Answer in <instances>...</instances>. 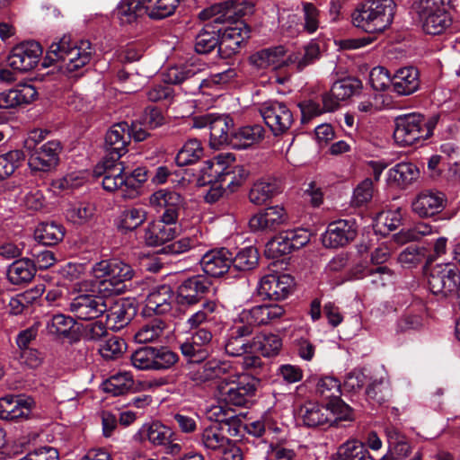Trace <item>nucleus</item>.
I'll return each mask as SVG.
<instances>
[{"label":"nucleus","instance_id":"obj_37","mask_svg":"<svg viewBox=\"0 0 460 460\" xmlns=\"http://www.w3.org/2000/svg\"><path fill=\"white\" fill-rule=\"evenodd\" d=\"M115 268L112 260H103L96 263L93 269L94 277L100 279V291H106L109 296L107 302L112 303L113 294L115 292L114 277L111 276Z\"/></svg>","mask_w":460,"mask_h":460},{"label":"nucleus","instance_id":"obj_39","mask_svg":"<svg viewBox=\"0 0 460 460\" xmlns=\"http://www.w3.org/2000/svg\"><path fill=\"white\" fill-rule=\"evenodd\" d=\"M146 137L147 133L141 128H137V126L129 125L127 121L117 122V145L121 144V146H117V156L121 157L127 153L125 147L131 137L139 142L145 140Z\"/></svg>","mask_w":460,"mask_h":460},{"label":"nucleus","instance_id":"obj_7","mask_svg":"<svg viewBox=\"0 0 460 460\" xmlns=\"http://www.w3.org/2000/svg\"><path fill=\"white\" fill-rule=\"evenodd\" d=\"M119 158L117 157V179H120L119 185H117V196L125 200L134 199L139 196L142 184L147 180V171L145 167H136L134 163Z\"/></svg>","mask_w":460,"mask_h":460},{"label":"nucleus","instance_id":"obj_41","mask_svg":"<svg viewBox=\"0 0 460 460\" xmlns=\"http://www.w3.org/2000/svg\"><path fill=\"white\" fill-rule=\"evenodd\" d=\"M139 433L154 446L168 444L169 439L173 436L172 429L159 421L143 425Z\"/></svg>","mask_w":460,"mask_h":460},{"label":"nucleus","instance_id":"obj_46","mask_svg":"<svg viewBox=\"0 0 460 460\" xmlns=\"http://www.w3.org/2000/svg\"><path fill=\"white\" fill-rule=\"evenodd\" d=\"M204 154L201 142L196 138L187 140L176 155L175 162L179 166L197 163Z\"/></svg>","mask_w":460,"mask_h":460},{"label":"nucleus","instance_id":"obj_15","mask_svg":"<svg viewBox=\"0 0 460 460\" xmlns=\"http://www.w3.org/2000/svg\"><path fill=\"white\" fill-rule=\"evenodd\" d=\"M211 285V281L203 275L188 278L177 288V304L179 305L198 304L208 293Z\"/></svg>","mask_w":460,"mask_h":460},{"label":"nucleus","instance_id":"obj_42","mask_svg":"<svg viewBox=\"0 0 460 460\" xmlns=\"http://www.w3.org/2000/svg\"><path fill=\"white\" fill-rule=\"evenodd\" d=\"M315 393L323 400L330 401L327 406H334L341 402V383L332 376L322 377L316 384Z\"/></svg>","mask_w":460,"mask_h":460},{"label":"nucleus","instance_id":"obj_62","mask_svg":"<svg viewBox=\"0 0 460 460\" xmlns=\"http://www.w3.org/2000/svg\"><path fill=\"white\" fill-rule=\"evenodd\" d=\"M22 158V152L10 151L0 155V181H4L13 173Z\"/></svg>","mask_w":460,"mask_h":460},{"label":"nucleus","instance_id":"obj_16","mask_svg":"<svg viewBox=\"0 0 460 460\" xmlns=\"http://www.w3.org/2000/svg\"><path fill=\"white\" fill-rule=\"evenodd\" d=\"M294 279L288 274H269L262 277L258 286V294L270 300H283L288 296Z\"/></svg>","mask_w":460,"mask_h":460},{"label":"nucleus","instance_id":"obj_40","mask_svg":"<svg viewBox=\"0 0 460 460\" xmlns=\"http://www.w3.org/2000/svg\"><path fill=\"white\" fill-rule=\"evenodd\" d=\"M226 161L227 164L224 166L219 183L222 184L226 190L234 192L244 182L248 176V172L242 165L232 166L231 164L234 161Z\"/></svg>","mask_w":460,"mask_h":460},{"label":"nucleus","instance_id":"obj_43","mask_svg":"<svg viewBox=\"0 0 460 460\" xmlns=\"http://www.w3.org/2000/svg\"><path fill=\"white\" fill-rule=\"evenodd\" d=\"M64 236V227L56 222L40 223L35 231L36 239L46 246L58 243L63 240Z\"/></svg>","mask_w":460,"mask_h":460},{"label":"nucleus","instance_id":"obj_30","mask_svg":"<svg viewBox=\"0 0 460 460\" xmlns=\"http://www.w3.org/2000/svg\"><path fill=\"white\" fill-rule=\"evenodd\" d=\"M286 60V51L282 46L264 49L257 51L250 57V62L261 69L268 67L278 69L283 66H288Z\"/></svg>","mask_w":460,"mask_h":460},{"label":"nucleus","instance_id":"obj_18","mask_svg":"<svg viewBox=\"0 0 460 460\" xmlns=\"http://www.w3.org/2000/svg\"><path fill=\"white\" fill-rule=\"evenodd\" d=\"M219 391L227 404L243 406L254 395L256 387L248 376H242L237 381L220 385Z\"/></svg>","mask_w":460,"mask_h":460},{"label":"nucleus","instance_id":"obj_24","mask_svg":"<svg viewBox=\"0 0 460 460\" xmlns=\"http://www.w3.org/2000/svg\"><path fill=\"white\" fill-rule=\"evenodd\" d=\"M60 150L61 146L58 141H48L39 148L32 150L29 158V165L32 170L48 172L58 164Z\"/></svg>","mask_w":460,"mask_h":460},{"label":"nucleus","instance_id":"obj_49","mask_svg":"<svg viewBox=\"0 0 460 460\" xmlns=\"http://www.w3.org/2000/svg\"><path fill=\"white\" fill-rule=\"evenodd\" d=\"M137 312V304L133 297L117 298V331L127 326Z\"/></svg>","mask_w":460,"mask_h":460},{"label":"nucleus","instance_id":"obj_22","mask_svg":"<svg viewBox=\"0 0 460 460\" xmlns=\"http://www.w3.org/2000/svg\"><path fill=\"white\" fill-rule=\"evenodd\" d=\"M233 262V254L226 248L208 251L200 259L203 271L214 278L226 274Z\"/></svg>","mask_w":460,"mask_h":460},{"label":"nucleus","instance_id":"obj_19","mask_svg":"<svg viewBox=\"0 0 460 460\" xmlns=\"http://www.w3.org/2000/svg\"><path fill=\"white\" fill-rule=\"evenodd\" d=\"M296 419L307 428L332 425L336 420L329 406L314 402H305L296 411Z\"/></svg>","mask_w":460,"mask_h":460},{"label":"nucleus","instance_id":"obj_60","mask_svg":"<svg viewBox=\"0 0 460 460\" xmlns=\"http://www.w3.org/2000/svg\"><path fill=\"white\" fill-rule=\"evenodd\" d=\"M180 349L181 354L190 362H202L209 355L208 348L201 347L198 342H196V341H193L191 338L181 343Z\"/></svg>","mask_w":460,"mask_h":460},{"label":"nucleus","instance_id":"obj_57","mask_svg":"<svg viewBox=\"0 0 460 460\" xmlns=\"http://www.w3.org/2000/svg\"><path fill=\"white\" fill-rule=\"evenodd\" d=\"M197 71L192 66H172L163 74L164 83L171 84H180L187 80L193 79Z\"/></svg>","mask_w":460,"mask_h":460},{"label":"nucleus","instance_id":"obj_26","mask_svg":"<svg viewBox=\"0 0 460 460\" xmlns=\"http://www.w3.org/2000/svg\"><path fill=\"white\" fill-rule=\"evenodd\" d=\"M357 231L354 223L348 220H339L329 224L323 237L326 247L338 248L348 244L355 239Z\"/></svg>","mask_w":460,"mask_h":460},{"label":"nucleus","instance_id":"obj_55","mask_svg":"<svg viewBox=\"0 0 460 460\" xmlns=\"http://www.w3.org/2000/svg\"><path fill=\"white\" fill-rule=\"evenodd\" d=\"M303 28L308 34L314 33L320 26V10L311 2H302Z\"/></svg>","mask_w":460,"mask_h":460},{"label":"nucleus","instance_id":"obj_35","mask_svg":"<svg viewBox=\"0 0 460 460\" xmlns=\"http://www.w3.org/2000/svg\"><path fill=\"white\" fill-rule=\"evenodd\" d=\"M176 300L171 288L167 285L161 286L157 290L149 294L146 306L156 314H164L172 310V303Z\"/></svg>","mask_w":460,"mask_h":460},{"label":"nucleus","instance_id":"obj_59","mask_svg":"<svg viewBox=\"0 0 460 460\" xmlns=\"http://www.w3.org/2000/svg\"><path fill=\"white\" fill-rule=\"evenodd\" d=\"M35 405L34 400L31 396L16 395L13 397L12 403V420H19L28 419Z\"/></svg>","mask_w":460,"mask_h":460},{"label":"nucleus","instance_id":"obj_12","mask_svg":"<svg viewBox=\"0 0 460 460\" xmlns=\"http://www.w3.org/2000/svg\"><path fill=\"white\" fill-rule=\"evenodd\" d=\"M285 314L283 306L278 304H263L242 310L237 317V323H247L256 326L273 323Z\"/></svg>","mask_w":460,"mask_h":460},{"label":"nucleus","instance_id":"obj_3","mask_svg":"<svg viewBox=\"0 0 460 460\" xmlns=\"http://www.w3.org/2000/svg\"><path fill=\"white\" fill-rule=\"evenodd\" d=\"M92 53L89 40L72 42L70 36L64 35L50 44L46 59L50 63L60 62V70L69 75L84 67L90 62Z\"/></svg>","mask_w":460,"mask_h":460},{"label":"nucleus","instance_id":"obj_50","mask_svg":"<svg viewBox=\"0 0 460 460\" xmlns=\"http://www.w3.org/2000/svg\"><path fill=\"white\" fill-rule=\"evenodd\" d=\"M146 219V211L143 208H129L119 215L118 227L119 229L133 231L141 226Z\"/></svg>","mask_w":460,"mask_h":460},{"label":"nucleus","instance_id":"obj_31","mask_svg":"<svg viewBox=\"0 0 460 460\" xmlns=\"http://www.w3.org/2000/svg\"><path fill=\"white\" fill-rule=\"evenodd\" d=\"M281 192L282 187L279 181L260 179L252 184L248 198L251 203L261 206Z\"/></svg>","mask_w":460,"mask_h":460},{"label":"nucleus","instance_id":"obj_61","mask_svg":"<svg viewBox=\"0 0 460 460\" xmlns=\"http://www.w3.org/2000/svg\"><path fill=\"white\" fill-rule=\"evenodd\" d=\"M154 347L140 348L130 355V361L134 367L140 370H154Z\"/></svg>","mask_w":460,"mask_h":460},{"label":"nucleus","instance_id":"obj_27","mask_svg":"<svg viewBox=\"0 0 460 460\" xmlns=\"http://www.w3.org/2000/svg\"><path fill=\"white\" fill-rule=\"evenodd\" d=\"M420 85V73L414 66L402 67L392 76V91L401 96L414 93Z\"/></svg>","mask_w":460,"mask_h":460},{"label":"nucleus","instance_id":"obj_64","mask_svg":"<svg viewBox=\"0 0 460 460\" xmlns=\"http://www.w3.org/2000/svg\"><path fill=\"white\" fill-rule=\"evenodd\" d=\"M373 181L370 178L363 180L354 189L351 204L361 207L368 203L373 198Z\"/></svg>","mask_w":460,"mask_h":460},{"label":"nucleus","instance_id":"obj_11","mask_svg":"<svg viewBox=\"0 0 460 460\" xmlns=\"http://www.w3.org/2000/svg\"><path fill=\"white\" fill-rule=\"evenodd\" d=\"M41 54L42 49L38 42H22L12 49L8 56V65L13 70L28 72L38 65Z\"/></svg>","mask_w":460,"mask_h":460},{"label":"nucleus","instance_id":"obj_5","mask_svg":"<svg viewBox=\"0 0 460 460\" xmlns=\"http://www.w3.org/2000/svg\"><path fill=\"white\" fill-rule=\"evenodd\" d=\"M394 122V138L401 146L414 145L432 135L433 127L420 113L412 112L398 116Z\"/></svg>","mask_w":460,"mask_h":460},{"label":"nucleus","instance_id":"obj_45","mask_svg":"<svg viewBox=\"0 0 460 460\" xmlns=\"http://www.w3.org/2000/svg\"><path fill=\"white\" fill-rule=\"evenodd\" d=\"M320 58V48L317 43H310L303 52H293L287 57L288 66H293L302 71L307 66L314 63Z\"/></svg>","mask_w":460,"mask_h":460},{"label":"nucleus","instance_id":"obj_54","mask_svg":"<svg viewBox=\"0 0 460 460\" xmlns=\"http://www.w3.org/2000/svg\"><path fill=\"white\" fill-rule=\"evenodd\" d=\"M74 324L75 322L72 317L58 314L52 315V317L47 321L46 329L51 335L67 336L74 327Z\"/></svg>","mask_w":460,"mask_h":460},{"label":"nucleus","instance_id":"obj_47","mask_svg":"<svg viewBox=\"0 0 460 460\" xmlns=\"http://www.w3.org/2000/svg\"><path fill=\"white\" fill-rule=\"evenodd\" d=\"M281 347L282 341L277 334L261 332L252 339V350H259L264 357L279 354Z\"/></svg>","mask_w":460,"mask_h":460},{"label":"nucleus","instance_id":"obj_8","mask_svg":"<svg viewBox=\"0 0 460 460\" xmlns=\"http://www.w3.org/2000/svg\"><path fill=\"white\" fill-rule=\"evenodd\" d=\"M193 126L198 128H209V146L213 149H219L226 145H231L230 130L234 127V120L228 115L205 114L195 117Z\"/></svg>","mask_w":460,"mask_h":460},{"label":"nucleus","instance_id":"obj_1","mask_svg":"<svg viewBox=\"0 0 460 460\" xmlns=\"http://www.w3.org/2000/svg\"><path fill=\"white\" fill-rule=\"evenodd\" d=\"M242 5H243V8L233 10L232 7H229V3L225 2L224 4H214L199 13V17L201 20H211V22L206 24L195 38L194 49L197 53L208 54L216 47L219 49L218 29L216 31L212 23H226L237 12H243V14L252 13L254 5L252 2L245 0L242 3Z\"/></svg>","mask_w":460,"mask_h":460},{"label":"nucleus","instance_id":"obj_14","mask_svg":"<svg viewBox=\"0 0 460 460\" xmlns=\"http://www.w3.org/2000/svg\"><path fill=\"white\" fill-rule=\"evenodd\" d=\"M149 203L157 212L164 209L160 217L169 221L174 220L178 222L180 211L184 205V199L174 190L160 189L149 197Z\"/></svg>","mask_w":460,"mask_h":460},{"label":"nucleus","instance_id":"obj_4","mask_svg":"<svg viewBox=\"0 0 460 460\" xmlns=\"http://www.w3.org/2000/svg\"><path fill=\"white\" fill-rule=\"evenodd\" d=\"M181 0H121L117 6V18L121 26L132 27L139 15L146 14L162 20L174 13Z\"/></svg>","mask_w":460,"mask_h":460},{"label":"nucleus","instance_id":"obj_20","mask_svg":"<svg viewBox=\"0 0 460 460\" xmlns=\"http://www.w3.org/2000/svg\"><path fill=\"white\" fill-rule=\"evenodd\" d=\"M114 139L115 130H113V126H111L105 136L104 147L107 155L97 164L93 170L95 177H102V185L109 192L115 191V176L113 175V169L115 167V159L113 157L115 151L113 146Z\"/></svg>","mask_w":460,"mask_h":460},{"label":"nucleus","instance_id":"obj_13","mask_svg":"<svg viewBox=\"0 0 460 460\" xmlns=\"http://www.w3.org/2000/svg\"><path fill=\"white\" fill-rule=\"evenodd\" d=\"M446 195L436 190H424L411 201V210L421 218L434 217L442 212L447 206Z\"/></svg>","mask_w":460,"mask_h":460},{"label":"nucleus","instance_id":"obj_56","mask_svg":"<svg viewBox=\"0 0 460 460\" xmlns=\"http://www.w3.org/2000/svg\"><path fill=\"white\" fill-rule=\"evenodd\" d=\"M366 394L369 399L379 404L385 402L390 394L388 381L384 376L372 378Z\"/></svg>","mask_w":460,"mask_h":460},{"label":"nucleus","instance_id":"obj_17","mask_svg":"<svg viewBox=\"0 0 460 460\" xmlns=\"http://www.w3.org/2000/svg\"><path fill=\"white\" fill-rule=\"evenodd\" d=\"M177 221L166 220L163 217L149 222L144 228L143 239L146 245L156 247L173 240L178 234Z\"/></svg>","mask_w":460,"mask_h":460},{"label":"nucleus","instance_id":"obj_48","mask_svg":"<svg viewBox=\"0 0 460 460\" xmlns=\"http://www.w3.org/2000/svg\"><path fill=\"white\" fill-rule=\"evenodd\" d=\"M218 313V305L215 300H204L199 308L191 314L187 319V324L190 329L215 321Z\"/></svg>","mask_w":460,"mask_h":460},{"label":"nucleus","instance_id":"obj_51","mask_svg":"<svg viewBox=\"0 0 460 460\" xmlns=\"http://www.w3.org/2000/svg\"><path fill=\"white\" fill-rule=\"evenodd\" d=\"M449 0H414L411 8L418 21L447 8Z\"/></svg>","mask_w":460,"mask_h":460},{"label":"nucleus","instance_id":"obj_33","mask_svg":"<svg viewBox=\"0 0 460 460\" xmlns=\"http://www.w3.org/2000/svg\"><path fill=\"white\" fill-rule=\"evenodd\" d=\"M226 160L234 161L235 159L232 154H226L218 155L214 160L206 161L200 169V175L198 179L199 185L219 183L224 166L227 164Z\"/></svg>","mask_w":460,"mask_h":460},{"label":"nucleus","instance_id":"obj_34","mask_svg":"<svg viewBox=\"0 0 460 460\" xmlns=\"http://www.w3.org/2000/svg\"><path fill=\"white\" fill-rule=\"evenodd\" d=\"M265 134L261 125L254 124L238 128L231 136V146L235 149H245L259 143Z\"/></svg>","mask_w":460,"mask_h":460},{"label":"nucleus","instance_id":"obj_10","mask_svg":"<svg viewBox=\"0 0 460 460\" xmlns=\"http://www.w3.org/2000/svg\"><path fill=\"white\" fill-rule=\"evenodd\" d=\"M219 49L222 58H231L237 53L250 37V29L243 22H234L232 25L218 29Z\"/></svg>","mask_w":460,"mask_h":460},{"label":"nucleus","instance_id":"obj_52","mask_svg":"<svg viewBox=\"0 0 460 460\" xmlns=\"http://www.w3.org/2000/svg\"><path fill=\"white\" fill-rule=\"evenodd\" d=\"M362 86L361 81L347 77L336 81L332 86V94L338 100L344 101L354 95Z\"/></svg>","mask_w":460,"mask_h":460},{"label":"nucleus","instance_id":"obj_29","mask_svg":"<svg viewBox=\"0 0 460 460\" xmlns=\"http://www.w3.org/2000/svg\"><path fill=\"white\" fill-rule=\"evenodd\" d=\"M220 421L217 420V422H212L205 427L199 434V444L207 451L219 453L231 442V439L224 434Z\"/></svg>","mask_w":460,"mask_h":460},{"label":"nucleus","instance_id":"obj_6","mask_svg":"<svg viewBox=\"0 0 460 460\" xmlns=\"http://www.w3.org/2000/svg\"><path fill=\"white\" fill-rule=\"evenodd\" d=\"M459 284L460 269L453 262L435 264L428 274V288L440 299L456 296Z\"/></svg>","mask_w":460,"mask_h":460},{"label":"nucleus","instance_id":"obj_23","mask_svg":"<svg viewBox=\"0 0 460 460\" xmlns=\"http://www.w3.org/2000/svg\"><path fill=\"white\" fill-rule=\"evenodd\" d=\"M233 372L234 367L230 361L212 358L201 365L197 370L190 371L188 377L196 385H201L208 381L222 378Z\"/></svg>","mask_w":460,"mask_h":460},{"label":"nucleus","instance_id":"obj_36","mask_svg":"<svg viewBox=\"0 0 460 460\" xmlns=\"http://www.w3.org/2000/svg\"><path fill=\"white\" fill-rule=\"evenodd\" d=\"M36 269L32 260L23 258L14 261L7 270V279L13 285L30 282L35 276Z\"/></svg>","mask_w":460,"mask_h":460},{"label":"nucleus","instance_id":"obj_32","mask_svg":"<svg viewBox=\"0 0 460 460\" xmlns=\"http://www.w3.org/2000/svg\"><path fill=\"white\" fill-rule=\"evenodd\" d=\"M388 442V451L394 460H405L412 452L410 439L393 425L385 429Z\"/></svg>","mask_w":460,"mask_h":460},{"label":"nucleus","instance_id":"obj_25","mask_svg":"<svg viewBox=\"0 0 460 460\" xmlns=\"http://www.w3.org/2000/svg\"><path fill=\"white\" fill-rule=\"evenodd\" d=\"M288 215L284 208L273 206L252 216L249 220V226L252 231H273L285 224Z\"/></svg>","mask_w":460,"mask_h":460},{"label":"nucleus","instance_id":"obj_58","mask_svg":"<svg viewBox=\"0 0 460 460\" xmlns=\"http://www.w3.org/2000/svg\"><path fill=\"white\" fill-rule=\"evenodd\" d=\"M165 323L160 320H153L144 325L134 338L138 343H147L156 341L164 332Z\"/></svg>","mask_w":460,"mask_h":460},{"label":"nucleus","instance_id":"obj_2","mask_svg":"<svg viewBox=\"0 0 460 460\" xmlns=\"http://www.w3.org/2000/svg\"><path fill=\"white\" fill-rule=\"evenodd\" d=\"M395 9L393 0H366L351 13V22L367 33H382L393 23Z\"/></svg>","mask_w":460,"mask_h":460},{"label":"nucleus","instance_id":"obj_53","mask_svg":"<svg viewBox=\"0 0 460 460\" xmlns=\"http://www.w3.org/2000/svg\"><path fill=\"white\" fill-rule=\"evenodd\" d=\"M259 261V253L252 246L245 247L239 251L233 257L232 265L238 270H251L254 269Z\"/></svg>","mask_w":460,"mask_h":460},{"label":"nucleus","instance_id":"obj_63","mask_svg":"<svg viewBox=\"0 0 460 460\" xmlns=\"http://www.w3.org/2000/svg\"><path fill=\"white\" fill-rule=\"evenodd\" d=\"M287 238H288V236L286 232L273 237L267 243L265 252L273 258L290 253L293 249L290 246V242L288 241Z\"/></svg>","mask_w":460,"mask_h":460},{"label":"nucleus","instance_id":"obj_21","mask_svg":"<svg viewBox=\"0 0 460 460\" xmlns=\"http://www.w3.org/2000/svg\"><path fill=\"white\" fill-rule=\"evenodd\" d=\"M107 309V302L93 295H79L70 303V311L75 317L91 321L101 316Z\"/></svg>","mask_w":460,"mask_h":460},{"label":"nucleus","instance_id":"obj_9","mask_svg":"<svg viewBox=\"0 0 460 460\" xmlns=\"http://www.w3.org/2000/svg\"><path fill=\"white\" fill-rule=\"evenodd\" d=\"M259 111L274 136L284 134L294 123L293 113L283 102L266 101L260 105Z\"/></svg>","mask_w":460,"mask_h":460},{"label":"nucleus","instance_id":"obj_38","mask_svg":"<svg viewBox=\"0 0 460 460\" xmlns=\"http://www.w3.org/2000/svg\"><path fill=\"white\" fill-rule=\"evenodd\" d=\"M419 169L412 163H399L388 171L390 181L401 188H405L419 178Z\"/></svg>","mask_w":460,"mask_h":460},{"label":"nucleus","instance_id":"obj_28","mask_svg":"<svg viewBox=\"0 0 460 460\" xmlns=\"http://www.w3.org/2000/svg\"><path fill=\"white\" fill-rule=\"evenodd\" d=\"M37 95L35 87L29 84H18L0 93V109H11L32 102Z\"/></svg>","mask_w":460,"mask_h":460},{"label":"nucleus","instance_id":"obj_44","mask_svg":"<svg viewBox=\"0 0 460 460\" xmlns=\"http://www.w3.org/2000/svg\"><path fill=\"white\" fill-rule=\"evenodd\" d=\"M419 22L427 34L438 35L451 25L452 17L447 8H446L439 13L420 20Z\"/></svg>","mask_w":460,"mask_h":460}]
</instances>
